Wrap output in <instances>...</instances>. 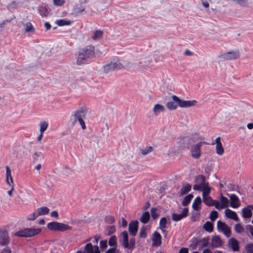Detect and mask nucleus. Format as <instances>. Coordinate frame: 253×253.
<instances>
[{
	"mask_svg": "<svg viewBox=\"0 0 253 253\" xmlns=\"http://www.w3.org/2000/svg\"><path fill=\"white\" fill-rule=\"evenodd\" d=\"M236 1L238 4L242 6H247L248 5L247 0H234Z\"/></svg>",
	"mask_w": 253,
	"mask_h": 253,
	"instance_id": "nucleus-46",
	"label": "nucleus"
},
{
	"mask_svg": "<svg viewBox=\"0 0 253 253\" xmlns=\"http://www.w3.org/2000/svg\"><path fill=\"white\" fill-rule=\"evenodd\" d=\"M218 217V212L215 211H212L210 215V218L212 221H214Z\"/></svg>",
	"mask_w": 253,
	"mask_h": 253,
	"instance_id": "nucleus-44",
	"label": "nucleus"
},
{
	"mask_svg": "<svg viewBox=\"0 0 253 253\" xmlns=\"http://www.w3.org/2000/svg\"><path fill=\"white\" fill-rule=\"evenodd\" d=\"M172 100L167 103L166 106L169 110H175L178 106L180 108H188L192 106H198L199 104L196 100H184L178 96L173 95Z\"/></svg>",
	"mask_w": 253,
	"mask_h": 253,
	"instance_id": "nucleus-1",
	"label": "nucleus"
},
{
	"mask_svg": "<svg viewBox=\"0 0 253 253\" xmlns=\"http://www.w3.org/2000/svg\"><path fill=\"white\" fill-rule=\"evenodd\" d=\"M50 216L57 219L58 218V213L56 211H52L50 213Z\"/></svg>",
	"mask_w": 253,
	"mask_h": 253,
	"instance_id": "nucleus-55",
	"label": "nucleus"
},
{
	"mask_svg": "<svg viewBox=\"0 0 253 253\" xmlns=\"http://www.w3.org/2000/svg\"><path fill=\"white\" fill-rule=\"evenodd\" d=\"M39 12L42 16L46 17L49 13V10L46 6L41 5L39 7Z\"/></svg>",
	"mask_w": 253,
	"mask_h": 253,
	"instance_id": "nucleus-26",
	"label": "nucleus"
},
{
	"mask_svg": "<svg viewBox=\"0 0 253 253\" xmlns=\"http://www.w3.org/2000/svg\"><path fill=\"white\" fill-rule=\"evenodd\" d=\"M84 7H78L77 8V12L78 13H82L84 11Z\"/></svg>",
	"mask_w": 253,
	"mask_h": 253,
	"instance_id": "nucleus-62",
	"label": "nucleus"
},
{
	"mask_svg": "<svg viewBox=\"0 0 253 253\" xmlns=\"http://www.w3.org/2000/svg\"><path fill=\"white\" fill-rule=\"evenodd\" d=\"M201 202H202V201H201V199L200 198V197H197L193 203V204H192V208L193 209L197 211H200V210L201 209Z\"/></svg>",
	"mask_w": 253,
	"mask_h": 253,
	"instance_id": "nucleus-21",
	"label": "nucleus"
},
{
	"mask_svg": "<svg viewBox=\"0 0 253 253\" xmlns=\"http://www.w3.org/2000/svg\"><path fill=\"white\" fill-rule=\"evenodd\" d=\"M188 212V208H184L182 211V213L180 214H177V213H173L172 214V219L173 221H178L183 218L185 217Z\"/></svg>",
	"mask_w": 253,
	"mask_h": 253,
	"instance_id": "nucleus-15",
	"label": "nucleus"
},
{
	"mask_svg": "<svg viewBox=\"0 0 253 253\" xmlns=\"http://www.w3.org/2000/svg\"><path fill=\"white\" fill-rule=\"evenodd\" d=\"M239 56L240 53L238 50L231 51L219 55V57L224 60H233L238 58Z\"/></svg>",
	"mask_w": 253,
	"mask_h": 253,
	"instance_id": "nucleus-10",
	"label": "nucleus"
},
{
	"mask_svg": "<svg viewBox=\"0 0 253 253\" xmlns=\"http://www.w3.org/2000/svg\"><path fill=\"white\" fill-rule=\"evenodd\" d=\"M40 132L43 133L44 131L47 129L48 124L45 121H42L40 124Z\"/></svg>",
	"mask_w": 253,
	"mask_h": 253,
	"instance_id": "nucleus-38",
	"label": "nucleus"
},
{
	"mask_svg": "<svg viewBox=\"0 0 253 253\" xmlns=\"http://www.w3.org/2000/svg\"><path fill=\"white\" fill-rule=\"evenodd\" d=\"M152 245L154 247H159L162 243V236L157 231H155L152 236Z\"/></svg>",
	"mask_w": 253,
	"mask_h": 253,
	"instance_id": "nucleus-14",
	"label": "nucleus"
},
{
	"mask_svg": "<svg viewBox=\"0 0 253 253\" xmlns=\"http://www.w3.org/2000/svg\"><path fill=\"white\" fill-rule=\"evenodd\" d=\"M105 253H120V252L116 248L109 249Z\"/></svg>",
	"mask_w": 253,
	"mask_h": 253,
	"instance_id": "nucleus-52",
	"label": "nucleus"
},
{
	"mask_svg": "<svg viewBox=\"0 0 253 253\" xmlns=\"http://www.w3.org/2000/svg\"><path fill=\"white\" fill-rule=\"evenodd\" d=\"M216 152L219 155H222L224 153V149L222 144L216 145Z\"/></svg>",
	"mask_w": 253,
	"mask_h": 253,
	"instance_id": "nucleus-40",
	"label": "nucleus"
},
{
	"mask_svg": "<svg viewBox=\"0 0 253 253\" xmlns=\"http://www.w3.org/2000/svg\"><path fill=\"white\" fill-rule=\"evenodd\" d=\"M95 54L94 47L92 45H87L80 50L77 60V63L81 65L93 58Z\"/></svg>",
	"mask_w": 253,
	"mask_h": 253,
	"instance_id": "nucleus-2",
	"label": "nucleus"
},
{
	"mask_svg": "<svg viewBox=\"0 0 253 253\" xmlns=\"http://www.w3.org/2000/svg\"><path fill=\"white\" fill-rule=\"evenodd\" d=\"M39 215H38L37 214V211H35L34 212H33L32 213L29 214L27 218V219L28 220H30V221H33L35 219H36V218L37 217H38Z\"/></svg>",
	"mask_w": 253,
	"mask_h": 253,
	"instance_id": "nucleus-43",
	"label": "nucleus"
},
{
	"mask_svg": "<svg viewBox=\"0 0 253 253\" xmlns=\"http://www.w3.org/2000/svg\"><path fill=\"white\" fill-rule=\"evenodd\" d=\"M229 246L234 251H238L239 250L238 242L234 238L230 239L228 241Z\"/></svg>",
	"mask_w": 253,
	"mask_h": 253,
	"instance_id": "nucleus-22",
	"label": "nucleus"
},
{
	"mask_svg": "<svg viewBox=\"0 0 253 253\" xmlns=\"http://www.w3.org/2000/svg\"><path fill=\"white\" fill-rule=\"evenodd\" d=\"M199 242L201 244V247L203 248L208 246L209 243V240L208 238H204L202 240H200Z\"/></svg>",
	"mask_w": 253,
	"mask_h": 253,
	"instance_id": "nucleus-45",
	"label": "nucleus"
},
{
	"mask_svg": "<svg viewBox=\"0 0 253 253\" xmlns=\"http://www.w3.org/2000/svg\"><path fill=\"white\" fill-rule=\"evenodd\" d=\"M234 229L238 233H242L245 231V228L240 223H237L235 225Z\"/></svg>",
	"mask_w": 253,
	"mask_h": 253,
	"instance_id": "nucleus-37",
	"label": "nucleus"
},
{
	"mask_svg": "<svg viewBox=\"0 0 253 253\" xmlns=\"http://www.w3.org/2000/svg\"><path fill=\"white\" fill-rule=\"evenodd\" d=\"M72 21L66 19H59L56 21L55 23L60 27L70 25L72 24Z\"/></svg>",
	"mask_w": 253,
	"mask_h": 253,
	"instance_id": "nucleus-29",
	"label": "nucleus"
},
{
	"mask_svg": "<svg viewBox=\"0 0 253 253\" xmlns=\"http://www.w3.org/2000/svg\"><path fill=\"white\" fill-rule=\"evenodd\" d=\"M203 228L209 232L213 231V224L210 221H207L203 225Z\"/></svg>",
	"mask_w": 253,
	"mask_h": 253,
	"instance_id": "nucleus-34",
	"label": "nucleus"
},
{
	"mask_svg": "<svg viewBox=\"0 0 253 253\" xmlns=\"http://www.w3.org/2000/svg\"><path fill=\"white\" fill-rule=\"evenodd\" d=\"M153 150V148L152 146H147L144 149H141L140 151L141 154L143 155H146L148 153L151 152Z\"/></svg>",
	"mask_w": 253,
	"mask_h": 253,
	"instance_id": "nucleus-39",
	"label": "nucleus"
},
{
	"mask_svg": "<svg viewBox=\"0 0 253 253\" xmlns=\"http://www.w3.org/2000/svg\"><path fill=\"white\" fill-rule=\"evenodd\" d=\"M24 26L26 27L25 32H30L34 31V28L30 22L24 24Z\"/></svg>",
	"mask_w": 253,
	"mask_h": 253,
	"instance_id": "nucleus-42",
	"label": "nucleus"
},
{
	"mask_svg": "<svg viewBox=\"0 0 253 253\" xmlns=\"http://www.w3.org/2000/svg\"><path fill=\"white\" fill-rule=\"evenodd\" d=\"M34 156L39 157L40 160H43V156L42 155V153L40 152H37L34 153Z\"/></svg>",
	"mask_w": 253,
	"mask_h": 253,
	"instance_id": "nucleus-54",
	"label": "nucleus"
},
{
	"mask_svg": "<svg viewBox=\"0 0 253 253\" xmlns=\"http://www.w3.org/2000/svg\"><path fill=\"white\" fill-rule=\"evenodd\" d=\"M230 198V206L233 208H238L240 206L239 199L235 194L228 195Z\"/></svg>",
	"mask_w": 253,
	"mask_h": 253,
	"instance_id": "nucleus-16",
	"label": "nucleus"
},
{
	"mask_svg": "<svg viewBox=\"0 0 253 253\" xmlns=\"http://www.w3.org/2000/svg\"><path fill=\"white\" fill-rule=\"evenodd\" d=\"M242 214L243 217L249 218L252 216V211L250 207H247L242 210Z\"/></svg>",
	"mask_w": 253,
	"mask_h": 253,
	"instance_id": "nucleus-25",
	"label": "nucleus"
},
{
	"mask_svg": "<svg viewBox=\"0 0 253 253\" xmlns=\"http://www.w3.org/2000/svg\"><path fill=\"white\" fill-rule=\"evenodd\" d=\"M99 238H100V237L99 236H97V235H96L94 237V241H92V242L94 243V244H97L99 240Z\"/></svg>",
	"mask_w": 253,
	"mask_h": 253,
	"instance_id": "nucleus-59",
	"label": "nucleus"
},
{
	"mask_svg": "<svg viewBox=\"0 0 253 253\" xmlns=\"http://www.w3.org/2000/svg\"><path fill=\"white\" fill-rule=\"evenodd\" d=\"M124 68L123 65L119 60H114L103 66V71L105 73H108L114 71L119 70Z\"/></svg>",
	"mask_w": 253,
	"mask_h": 253,
	"instance_id": "nucleus-6",
	"label": "nucleus"
},
{
	"mask_svg": "<svg viewBox=\"0 0 253 253\" xmlns=\"http://www.w3.org/2000/svg\"><path fill=\"white\" fill-rule=\"evenodd\" d=\"M193 197V195L192 194H189L188 195L186 196L182 201V205L183 206H187L191 201Z\"/></svg>",
	"mask_w": 253,
	"mask_h": 253,
	"instance_id": "nucleus-32",
	"label": "nucleus"
},
{
	"mask_svg": "<svg viewBox=\"0 0 253 253\" xmlns=\"http://www.w3.org/2000/svg\"><path fill=\"white\" fill-rule=\"evenodd\" d=\"M205 142L200 141L191 146L190 152L191 156L194 159H199L201 155V148L203 144H206Z\"/></svg>",
	"mask_w": 253,
	"mask_h": 253,
	"instance_id": "nucleus-8",
	"label": "nucleus"
},
{
	"mask_svg": "<svg viewBox=\"0 0 253 253\" xmlns=\"http://www.w3.org/2000/svg\"><path fill=\"white\" fill-rule=\"evenodd\" d=\"M139 235L141 238H145L147 236V233L144 227L141 228L140 230Z\"/></svg>",
	"mask_w": 253,
	"mask_h": 253,
	"instance_id": "nucleus-50",
	"label": "nucleus"
},
{
	"mask_svg": "<svg viewBox=\"0 0 253 253\" xmlns=\"http://www.w3.org/2000/svg\"><path fill=\"white\" fill-rule=\"evenodd\" d=\"M9 242L8 234L5 230H0V245H7Z\"/></svg>",
	"mask_w": 253,
	"mask_h": 253,
	"instance_id": "nucleus-13",
	"label": "nucleus"
},
{
	"mask_svg": "<svg viewBox=\"0 0 253 253\" xmlns=\"http://www.w3.org/2000/svg\"><path fill=\"white\" fill-rule=\"evenodd\" d=\"M124 248L128 249H131L134 248L135 247V239L134 238H131L129 240V241L128 242V240H127V245L125 244L124 246Z\"/></svg>",
	"mask_w": 253,
	"mask_h": 253,
	"instance_id": "nucleus-35",
	"label": "nucleus"
},
{
	"mask_svg": "<svg viewBox=\"0 0 253 253\" xmlns=\"http://www.w3.org/2000/svg\"><path fill=\"white\" fill-rule=\"evenodd\" d=\"M225 214L228 218L232 219L236 221H238L239 220L236 213L230 209H227L225 210Z\"/></svg>",
	"mask_w": 253,
	"mask_h": 253,
	"instance_id": "nucleus-18",
	"label": "nucleus"
},
{
	"mask_svg": "<svg viewBox=\"0 0 253 253\" xmlns=\"http://www.w3.org/2000/svg\"><path fill=\"white\" fill-rule=\"evenodd\" d=\"M211 244L215 248H218L222 246V242L218 236H214L212 238Z\"/></svg>",
	"mask_w": 253,
	"mask_h": 253,
	"instance_id": "nucleus-23",
	"label": "nucleus"
},
{
	"mask_svg": "<svg viewBox=\"0 0 253 253\" xmlns=\"http://www.w3.org/2000/svg\"><path fill=\"white\" fill-rule=\"evenodd\" d=\"M164 109L163 106L159 104H156L153 108V111H164Z\"/></svg>",
	"mask_w": 253,
	"mask_h": 253,
	"instance_id": "nucleus-49",
	"label": "nucleus"
},
{
	"mask_svg": "<svg viewBox=\"0 0 253 253\" xmlns=\"http://www.w3.org/2000/svg\"><path fill=\"white\" fill-rule=\"evenodd\" d=\"M108 244L110 246L116 248L117 246V237L116 236H112L108 241Z\"/></svg>",
	"mask_w": 253,
	"mask_h": 253,
	"instance_id": "nucleus-36",
	"label": "nucleus"
},
{
	"mask_svg": "<svg viewBox=\"0 0 253 253\" xmlns=\"http://www.w3.org/2000/svg\"><path fill=\"white\" fill-rule=\"evenodd\" d=\"M167 224V220L166 217H162L161 218L159 222V227L163 233L166 232V228Z\"/></svg>",
	"mask_w": 253,
	"mask_h": 253,
	"instance_id": "nucleus-28",
	"label": "nucleus"
},
{
	"mask_svg": "<svg viewBox=\"0 0 253 253\" xmlns=\"http://www.w3.org/2000/svg\"><path fill=\"white\" fill-rule=\"evenodd\" d=\"M83 253H100L97 245L93 246L91 243H87L84 247Z\"/></svg>",
	"mask_w": 253,
	"mask_h": 253,
	"instance_id": "nucleus-12",
	"label": "nucleus"
},
{
	"mask_svg": "<svg viewBox=\"0 0 253 253\" xmlns=\"http://www.w3.org/2000/svg\"><path fill=\"white\" fill-rule=\"evenodd\" d=\"M1 253H11V250L10 248L6 247L3 250Z\"/></svg>",
	"mask_w": 253,
	"mask_h": 253,
	"instance_id": "nucleus-58",
	"label": "nucleus"
},
{
	"mask_svg": "<svg viewBox=\"0 0 253 253\" xmlns=\"http://www.w3.org/2000/svg\"><path fill=\"white\" fill-rule=\"evenodd\" d=\"M196 182L200 184H195L193 186L194 190L202 191L203 197L209 196L211 188L209 186L208 183L205 182V177L203 175H200L196 177Z\"/></svg>",
	"mask_w": 253,
	"mask_h": 253,
	"instance_id": "nucleus-3",
	"label": "nucleus"
},
{
	"mask_svg": "<svg viewBox=\"0 0 253 253\" xmlns=\"http://www.w3.org/2000/svg\"><path fill=\"white\" fill-rule=\"evenodd\" d=\"M54 5L58 6L63 5L65 1L64 0H53Z\"/></svg>",
	"mask_w": 253,
	"mask_h": 253,
	"instance_id": "nucleus-48",
	"label": "nucleus"
},
{
	"mask_svg": "<svg viewBox=\"0 0 253 253\" xmlns=\"http://www.w3.org/2000/svg\"><path fill=\"white\" fill-rule=\"evenodd\" d=\"M49 209L46 207H42L38 208L36 211L39 216L42 215H46L49 212Z\"/></svg>",
	"mask_w": 253,
	"mask_h": 253,
	"instance_id": "nucleus-30",
	"label": "nucleus"
},
{
	"mask_svg": "<svg viewBox=\"0 0 253 253\" xmlns=\"http://www.w3.org/2000/svg\"><path fill=\"white\" fill-rule=\"evenodd\" d=\"M103 35V33L101 30H96L92 36V39L93 41H97L101 39Z\"/></svg>",
	"mask_w": 253,
	"mask_h": 253,
	"instance_id": "nucleus-27",
	"label": "nucleus"
},
{
	"mask_svg": "<svg viewBox=\"0 0 253 253\" xmlns=\"http://www.w3.org/2000/svg\"><path fill=\"white\" fill-rule=\"evenodd\" d=\"M121 236H122V237L123 238V246H124L125 244L127 245V240H128L127 232L126 231H123L121 233Z\"/></svg>",
	"mask_w": 253,
	"mask_h": 253,
	"instance_id": "nucleus-41",
	"label": "nucleus"
},
{
	"mask_svg": "<svg viewBox=\"0 0 253 253\" xmlns=\"http://www.w3.org/2000/svg\"><path fill=\"white\" fill-rule=\"evenodd\" d=\"M86 112H76L73 116L74 123H78L83 129H86L85 121L87 119Z\"/></svg>",
	"mask_w": 253,
	"mask_h": 253,
	"instance_id": "nucleus-7",
	"label": "nucleus"
},
{
	"mask_svg": "<svg viewBox=\"0 0 253 253\" xmlns=\"http://www.w3.org/2000/svg\"><path fill=\"white\" fill-rule=\"evenodd\" d=\"M41 231V228H25L15 232L13 236L19 237L30 238L39 234Z\"/></svg>",
	"mask_w": 253,
	"mask_h": 253,
	"instance_id": "nucleus-4",
	"label": "nucleus"
},
{
	"mask_svg": "<svg viewBox=\"0 0 253 253\" xmlns=\"http://www.w3.org/2000/svg\"><path fill=\"white\" fill-rule=\"evenodd\" d=\"M217 228L219 232H222L227 237H229L231 236V228L225 222L218 220L217 222Z\"/></svg>",
	"mask_w": 253,
	"mask_h": 253,
	"instance_id": "nucleus-9",
	"label": "nucleus"
},
{
	"mask_svg": "<svg viewBox=\"0 0 253 253\" xmlns=\"http://www.w3.org/2000/svg\"><path fill=\"white\" fill-rule=\"evenodd\" d=\"M248 227L250 230V233L251 234L252 236L253 237V226H252V225H248Z\"/></svg>",
	"mask_w": 253,
	"mask_h": 253,
	"instance_id": "nucleus-63",
	"label": "nucleus"
},
{
	"mask_svg": "<svg viewBox=\"0 0 253 253\" xmlns=\"http://www.w3.org/2000/svg\"><path fill=\"white\" fill-rule=\"evenodd\" d=\"M247 127L249 129H252L253 128V123L248 124L247 125Z\"/></svg>",
	"mask_w": 253,
	"mask_h": 253,
	"instance_id": "nucleus-64",
	"label": "nucleus"
},
{
	"mask_svg": "<svg viewBox=\"0 0 253 253\" xmlns=\"http://www.w3.org/2000/svg\"><path fill=\"white\" fill-rule=\"evenodd\" d=\"M184 55L186 56H191L192 55V52L188 49H186L184 52Z\"/></svg>",
	"mask_w": 253,
	"mask_h": 253,
	"instance_id": "nucleus-61",
	"label": "nucleus"
},
{
	"mask_svg": "<svg viewBox=\"0 0 253 253\" xmlns=\"http://www.w3.org/2000/svg\"><path fill=\"white\" fill-rule=\"evenodd\" d=\"M248 251L250 253H253V244H252L249 246Z\"/></svg>",
	"mask_w": 253,
	"mask_h": 253,
	"instance_id": "nucleus-60",
	"label": "nucleus"
},
{
	"mask_svg": "<svg viewBox=\"0 0 253 253\" xmlns=\"http://www.w3.org/2000/svg\"><path fill=\"white\" fill-rule=\"evenodd\" d=\"M106 221L110 223H112L115 221V218L113 216H108L106 217Z\"/></svg>",
	"mask_w": 253,
	"mask_h": 253,
	"instance_id": "nucleus-53",
	"label": "nucleus"
},
{
	"mask_svg": "<svg viewBox=\"0 0 253 253\" xmlns=\"http://www.w3.org/2000/svg\"><path fill=\"white\" fill-rule=\"evenodd\" d=\"M116 231V228L114 225H109L106 227L105 233L107 235H111Z\"/></svg>",
	"mask_w": 253,
	"mask_h": 253,
	"instance_id": "nucleus-33",
	"label": "nucleus"
},
{
	"mask_svg": "<svg viewBox=\"0 0 253 253\" xmlns=\"http://www.w3.org/2000/svg\"><path fill=\"white\" fill-rule=\"evenodd\" d=\"M47 227L50 230L60 232H64L72 229V227L67 224L56 221L49 222L47 225Z\"/></svg>",
	"mask_w": 253,
	"mask_h": 253,
	"instance_id": "nucleus-5",
	"label": "nucleus"
},
{
	"mask_svg": "<svg viewBox=\"0 0 253 253\" xmlns=\"http://www.w3.org/2000/svg\"><path fill=\"white\" fill-rule=\"evenodd\" d=\"M138 222L137 220L131 221L129 224V231L132 236H135L138 230Z\"/></svg>",
	"mask_w": 253,
	"mask_h": 253,
	"instance_id": "nucleus-17",
	"label": "nucleus"
},
{
	"mask_svg": "<svg viewBox=\"0 0 253 253\" xmlns=\"http://www.w3.org/2000/svg\"><path fill=\"white\" fill-rule=\"evenodd\" d=\"M6 177L7 184L9 186L13 185V180L11 176V170L8 166L6 167Z\"/></svg>",
	"mask_w": 253,
	"mask_h": 253,
	"instance_id": "nucleus-20",
	"label": "nucleus"
},
{
	"mask_svg": "<svg viewBox=\"0 0 253 253\" xmlns=\"http://www.w3.org/2000/svg\"><path fill=\"white\" fill-rule=\"evenodd\" d=\"M179 253H188V250L187 248H183L180 249L179 252Z\"/></svg>",
	"mask_w": 253,
	"mask_h": 253,
	"instance_id": "nucleus-57",
	"label": "nucleus"
},
{
	"mask_svg": "<svg viewBox=\"0 0 253 253\" xmlns=\"http://www.w3.org/2000/svg\"><path fill=\"white\" fill-rule=\"evenodd\" d=\"M44 27L45 28L46 30H48L49 29H50L51 28V26L49 22H46L44 23Z\"/></svg>",
	"mask_w": 253,
	"mask_h": 253,
	"instance_id": "nucleus-56",
	"label": "nucleus"
},
{
	"mask_svg": "<svg viewBox=\"0 0 253 253\" xmlns=\"http://www.w3.org/2000/svg\"><path fill=\"white\" fill-rule=\"evenodd\" d=\"M204 203L208 206H214L215 207L216 204L217 203V200L212 199V198L209 196L203 197Z\"/></svg>",
	"mask_w": 253,
	"mask_h": 253,
	"instance_id": "nucleus-19",
	"label": "nucleus"
},
{
	"mask_svg": "<svg viewBox=\"0 0 253 253\" xmlns=\"http://www.w3.org/2000/svg\"><path fill=\"white\" fill-rule=\"evenodd\" d=\"M149 219H150L149 212L148 211H145L142 214L141 218H140V220L142 223H143L144 224H146L148 222Z\"/></svg>",
	"mask_w": 253,
	"mask_h": 253,
	"instance_id": "nucleus-31",
	"label": "nucleus"
},
{
	"mask_svg": "<svg viewBox=\"0 0 253 253\" xmlns=\"http://www.w3.org/2000/svg\"><path fill=\"white\" fill-rule=\"evenodd\" d=\"M191 190V185L189 183L184 184L180 190L179 194L183 195L187 194Z\"/></svg>",
	"mask_w": 253,
	"mask_h": 253,
	"instance_id": "nucleus-24",
	"label": "nucleus"
},
{
	"mask_svg": "<svg viewBox=\"0 0 253 253\" xmlns=\"http://www.w3.org/2000/svg\"><path fill=\"white\" fill-rule=\"evenodd\" d=\"M100 246L102 249H105L107 247V242L106 240H103L100 242Z\"/></svg>",
	"mask_w": 253,
	"mask_h": 253,
	"instance_id": "nucleus-51",
	"label": "nucleus"
},
{
	"mask_svg": "<svg viewBox=\"0 0 253 253\" xmlns=\"http://www.w3.org/2000/svg\"><path fill=\"white\" fill-rule=\"evenodd\" d=\"M157 210V209L156 208H152L151 209V215L154 219L158 217V215L156 213Z\"/></svg>",
	"mask_w": 253,
	"mask_h": 253,
	"instance_id": "nucleus-47",
	"label": "nucleus"
},
{
	"mask_svg": "<svg viewBox=\"0 0 253 253\" xmlns=\"http://www.w3.org/2000/svg\"><path fill=\"white\" fill-rule=\"evenodd\" d=\"M229 206L228 199L223 196H221L220 202L217 201V203L216 204L215 208L217 210H221L227 208Z\"/></svg>",
	"mask_w": 253,
	"mask_h": 253,
	"instance_id": "nucleus-11",
	"label": "nucleus"
}]
</instances>
